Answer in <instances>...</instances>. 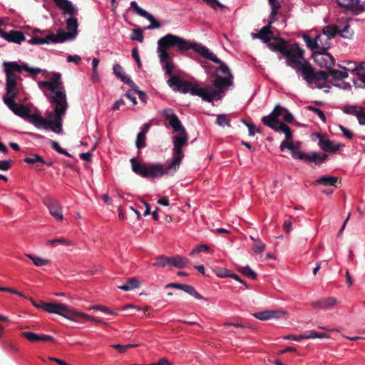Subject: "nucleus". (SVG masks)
Returning a JSON list of instances; mask_svg holds the SVG:
<instances>
[{
  "instance_id": "obj_29",
  "label": "nucleus",
  "mask_w": 365,
  "mask_h": 365,
  "mask_svg": "<svg viewBox=\"0 0 365 365\" xmlns=\"http://www.w3.org/2000/svg\"><path fill=\"white\" fill-rule=\"evenodd\" d=\"M130 6L134 9V11L138 15L147 19L150 22V24L155 21V17L148 12H147L145 10L140 8L135 1H131Z\"/></svg>"
},
{
  "instance_id": "obj_44",
  "label": "nucleus",
  "mask_w": 365,
  "mask_h": 365,
  "mask_svg": "<svg viewBox=\"0 0 365 365\" xmlns=\"http://www.w3.org/2000/svg\"><path fill=\"white\" fill-rule=\"evenodd\" d=\"M61 74L58 73H54L51 78L50 82L52 86L55 87V91H58L57 89H61V85L62 84L61 81ZM58 91H62L59 90Z\"/></svg>"
},
{
  "instance_id": "obj_50",
  "label": "nucleus",
  "mask_w": 365,
  "mask_h": 365,
  "mask_svg": "<svg viewBox=\"0 0 365 365\" xmlns=\"http://www.w3.org/2000/svg\"><path fill=\"white\" fill-rule=\"evenodd\" d=\"M329 77V72H326L322 70L314 72V76L313 77V81L319 82V81H327Z\"/></svg>"
},
{
  "instance_id": "obj_61",
  "label": "nucleus",
  "mask_w": 365,
  "mask_h": 365,
  "mask_svg": "<svg viewBox=\"0 0 365 365\" xmlns=\"http://www.w3.org/2000/svg\"><path fill=\"white\" fill-rule=\"evenodd\" d=\"M89 309L99 310V311H101V312L107 313V314H115V315L116 314L115 312H113V311H111L108 307H104V306H101V305L93 306L92 307H90Z\"/></svg>"
},
{
  "instance_id": "obj_9",
  "label": "nucleus",
  "mask_w": 365,
  "mask_h": 365,
  "mask_svg": "<svg viewBox=\"0 0 365 365\" xmlns=\"http://www.w3.org/2000/svg\"><path fill=\"white\" fill-rule=\"evenodd\" d=\"M277 41V43H266L269 48L272 51H278L281 53L287 59H289L297 51L295 46H299L297 43L289 44L284 38L277 37L274 38Z\"/></svg>"
},
{
  "instance_id": "obj_56",
  "label": "nucleus",
  "mask_w": 365,
  "mask_h": 365,
  "mask_svg": "<svg viewBox=\"0 0 365 365\" xmlns=\"http://www.w3.org/2000/svg\"><path fill=\"white\" fill-rule=\"evenodd\" d=\"M356 74L359 77V80L365 84V63L363 62L358 65Z\"/></svg>"
},
{
  "instance_id": "obj_25",
  "label": "nucleus",
  "mask_w": 365,
  "mask_h": 365,
  "mask_svg": "<svg viewBox=\"0 0 365 365\" xmlns=\"http://www.w3.org/2000/svg\"><path fill=\"white\" fill-rule=\"evenodd\" d=\"M9 109L14 114L24 119L28 120L29 117H30L31 110L24 104H17L16 103V106H12L11 108Z\"/></svg>"
},
{
  "instance_id": "obj_16",
  "label": "nucleus",
  "mask_w": 365,
  "mask_h": 365,
  "mask_svg": "<svg viewBox=\"0 0 365 365\" xmlns=\"http://www.w3.org/2000/svg\"><path fill=\"white\" fill-rule=\"evenodd\" d=\"M113 73L120 78L124 83L127 84L130 87H131L133 90H135L138 94L139 97L140 98L142 95L144 94V93L141 91H139L138 88V86L135 84V83L125 73H123V68L119 64H114L113 65Z\"/></svg>"
},
{
  "instance_id": "obj_2",
  "label": "nucleus",
  "mask_w": 365,
  "mask_h": 365,
  "mask_svg": "<svg viewBox=\"0 0 365 365\" xmlns=\"http://www.w3.org/2000/svg\"><path fill=\"white\" fill-rule=\"evenodd\" d=\"M167 83L174 91L182 93H190L191 95L199 96L203 101L209 103H211L213 100L220 99L222 87L230 84L228 80L222 78L220 75H217L213 83L205 88H197L190 82L182 80L179 76H171Z\"/></svg>"
},
{
  "instance_id": "obj_23",
  "label": "nucleus",
  "mask_w": 365,
  "mask_h": 365,
  "mask_svg": "<svg viewBox=\"0 0 365 365\" xmlns=\"http://www.w3.org/2000/svg\"><path fill=\"white\" fill-rule=\"evenodd\" d=\"M5 40L9 42L20 44L22 41L26 40V37L20 31L11 30L9 32H7Z\"/></svg>"
},
{
  "instance_id": "obj_49",
  "label": "nucleus",
  "mask_w": 365,
  "mask_h": 365,
  "mask_svg": "<svg viewBox=\"0 0 365 365\" xmlns=\"http://www.w3.org/2000/svg\"><path fill=\"white\" fill-rule=\"evenodd\" d=\"M146 135L138 133L135 140V145L138 149L143 148L146 146Z\"/></svg>"
},
{
  "instance_id": "obj_28",
  "label": "nucleus",
  "mask_w": 365,
  "mask_h": 365,
  "mask_svg": "<svg viewBox=\"0 0 365 365\" xmlns=\"http://www.w3.org/2000/svg\"><path fill=\"white\" fill-rule=\"evenodd\" d=\"M273 35V32L271 30V26L269 25H266L263 26L258 33H257V36L259 39L262 40L264 43H269L271 40V36Z\"/></svg>"
},
{
  "instance_id": "obj_55",
  "label": "nucleus",
  "mask_w": 365,
  "mask_h": 365,
  "mask_svg": "<svg viewBox=\"0 0 365 365\" xmlns=\"http://www.w3.org/2000/svg\"><path fill=\"white\" fill-rule=\"evenodd\" d=\"M213 272L217 277H220L221 278H225V277H229V275H230V270L225 269V268H222V267H216V268L213 269Z\"/></svg>"
},
{
  "instance_id": "obj_19",
  "label": "nucleus",
  "mask_w": 365,
  "mask_h": 365,
  "mask_svg": "<svg viewBox=\"0 0 365 365\" xmlns=\"http://www.w3.org/2000/svg\"><path fill=\"white\" fill-rule=\"evenodd\" d=\"M284 314L285 312L282 311L265 310L263 312H256L253 314V316L257 319L264 321L272 318H279Z\"/></svg>"
},
{
  "instance_id": "obj_52",
  "label": "nucleus",
  "mask_w": 365,
  "mask_h": 365,
  "mask_svg": "<svg viewBox=\"0 0 365 365\" xmlns=\"http://www.w3.org/2000/svg\"><path fill=\"white\" fill-rule=\"evenodd\" d=\"M52 148L60 154L65 155L68 157L72 158V155L68 153L65 149H63L59 144L54 140H50Z\"/></svg>"
},
{
  "instance_id": "obj_64",
  "label": "nucleus",
  "mask_w": 365,
  "mask_h": 365,
  "mask_svg": "<svg viewBox=\"0 0 365 365\" xmlns=\"http://www.w3.org/2000/svg\"><path fill=\"white\" fill-rule=\"evenodd\" d=\"M209 247L207 245H202L195 247L192 252L190 253V255H194L195 254H198L203 251H208Z\"/></svg>"
},
{
  "instance_id": "obj_8",
  "label": "nucleus",
  "mask_w": 365,
  "mask_h": 365,
  "mask_svg": "<svg viewBox=\"0 0 365 365\" xmlns=\"http://www.w3.org/2000/svg\"><path fill=\"white\" fill-rule=\"evenodd\" d=\"M280 116H282L283 120L289 123L294 120L293 115L286 108L277 104L268 115L262 117V122L263 124H267V122L272 124L283 123L278 119Z\"/></svg>"
},
{
  "instance_id": "obj_58",
  "label": "nucleus",
  "mask_w": 365,
  "mask_h": 365,
  "mask_svg": "<svg viewBox=\"0 0 365 365\" xmlns=\"http://www.w3.org/2000/svg\"><path fill=\"white\" fill-rule=\"evenodd\" d=\"M131 39L142 43L144 39L143 31L140 29H134L133 36L131 37Z\"/></svg>"
},
{
  "instance_id": "obj_47",
  "label": "nucleus",
  "mask_w": 365,
  "mask_h": 365,
  "mask_svg": "<svg viewBox=\"0 0 365 365\" xmlns=\"http://www.w3.org/2000/svg\"><path fill=\"white\" fill-rule=\"evenodd\" d=\"M239 271L245 277L251 278L252 279H255L257 277V274L249 267H242L239 269Z\"/></svg>"
},
{
  "instance_id": "obj_5",
  "label": "nucleus",
  "mask_w": 365,
  "mask_h": 365,
  "mask_svg": "<svg viewBox=\"0 0 365 365\" xmlns=\"http://www.w3.org/2000/svg\"><path fill=\"white\" fill-rule=\"evenodd\" d=\"M50 103L55 105L53 110L55 118L53 120H48L47 125H46L45 129H50L53 133L59 134L63 132V118L68 106L66 92H56L55 94L51 97Z\"/></svg>"
},
{
  "instance_id": "obj_26",
  "label": "nucleus",
  "mask_w": 365,
  "mask_h": 365,
  "mask_svg": "<svg viewBox=\"0 0 365 365\" xmlns=\"http://www.w3.org/2000/svg\"><path fill=\"white\" fill-rule=\"evenodd\" d=\"M324 34L326 36V42L322 46H330L329 41L334 38L339 32V26L336 25H330L325 27L323 30Z\"/></svg>"
},
{
  "instance_id": "obj_13",
  "label": "nucleus",
  "mask_w": 365,
  "mask_h": 365,
  "mask_svg": "<svg viewBox=\"0 0 365 365\" xmlns=\"http://www.w3.org/2000/svg\"><path fill=\"white\" fill-rule=\"evenodd\" d=\"M207 51L209 53L212 54V56L215 58L217 59L216 61H213V60H211L212 62L214 63H218L220 64V66L218 68H217V71H220L222 72V73L223 75L225 76V77H222L221 76H220L222 78H225L227 80H228V81L230 82V84L227 85V86H225L222 87V91L220 93V96H222V93H224V92L225 91V90L232 86V78H233V76L230 70V68H228V66L225 63H223L220 58H218L212 52H211L207 48Z\"/></svg>"
},
{
  "instance_id": "obj_45",
  "label": "nucleus",
  "mask_w": 365,
  "mask_h": 365,
  "mask_svg": "<svg viewBox=\"0 0 365 365\" xmlns=\"http://www.w3.org/2000/svg\"><path fill=\"white\" fill-rule=\"evenodd\" d=\"M51 41L50 38H47V35L44 37H40L38 36H34L30 40L28 41V43L30 44H45L48 43Z\"/></svg>"
},
{
  "instance_id": "obj_41",
  "label": "nucleus",
  "mask_w": 365,
  "mask_h": 365,
  "mask_svg": "<svg viewBox=\"0 0 365 365\" xmlns=\"http://www.w3.org/2000/svg\"><path fill=\"white\" fill-rule=\"evenodd\" d=\"M154 267H164L166 265H170V257L165 255L158 256L155 262L153 264Z\"/></svg>"
},
{
  "instance_id": "obj_22",
  "label": "nucleus",
  "mask_w": 365,
  "mask_h": 365,
  "mask_svg": "<svg viewBox=\"0 0 365 365\" xmlns=\"http://www.w3.org/2000/svg\"><path fill=\"white\" fill-rule=\"evenodd\" d=\"M322 36L321 35L317 36L315 38H312L307 34L303 36V39L307 46L312 51L316 49L321 51L322 46H320V44H322Z\"/></svg>"
},
{
  "instance_id": "obj_40",
  "label": "nucleus",
  "mask_w": 365,
  "mask_h": 365,
  "mask_svg": "<svg viewBox=\"0 0 365 365\" xmlns=\"http://www.w3.org/2000/svg\"><path fill=\"white\" fill-rule=\"evenodd\" d=\"M304 334V339H315V338H326L329 339L330 336L326 333H319L317 331H315L314 330L307 331Z\"/></svg>"
},
{
  "instance_id": "obj_15",
  "label": "nucleus",
  "mask_w": 365,
  "mask_h": 365,
  "mask_svg": "<svg viewBox=\"0 0 365 365\" xmlns=\"http://www.w3.org/2000/svg\"><path fill=\"white\" fill-rule=\"evenodd\" d=\"M16 85L17 84H13V83L11 82H9V84H6V93L3 96V101L9 108H11L12 106H16L14 98L19 94Z\"/></svg>"
},
{
  "instance_id": "obj_30",
  "label": "nucleus",
  "mask_w": 365,
  "mask_h": 365,
  "mask_svg": "<svg viewBox=\"0 0 365 365\" xmlns=\"http://www.w3.org/2000/svg\"><path fill=\"white\" fill-rule=\"evenodd\" d=\"M28 120L38 128L43 127L45 129L46 125H47L48 120L38 114H30V117H29Z\"/></svg>"
},
{
  "instance_id": "obj_34",
  "label": "nucleus",
  "mask_w": 365,
  "mask_h": 365,
  "mask_svg": "<svg viewBox=\"0 0 365 365\" xmlns=\"http://www.w3.org/2000/svg\"><path fill=\"white\" fill-rule=\"evenodd\" d=\"M74 316H73V318L72 319V320L73 321H77L79 319H86V320H89V321H91V322H96V323H103V320L102 319H100L98 318H96V317H91L85 313H83V312H78L76 310H74V313H73Z\"/></svg>"
},
{
  "instance_id": "obj_14",
  "label": "nucleus",
  "mask_w": 365,
  "mask_h": 365,
  "mask_svg": "<svg viewBox=\"0 0 365 365\" xmlns=\"http://www.w3.org/2000/svg\"><path fill=\"white\" fill-rule=\"evenodd\" d=\"M329 48V44L327 46H322L321 51L316 53L322 56L317 61H318L320 66L327 68L328 71L332 68L335 63L334 57L327 51Z\"/></svg>"
},
{
  "instance_id": "obj_20",
  "label": "nucleus",
  "mask_w": 365,
  "mask_h": 365,
  "mask_svg": "<svg viewBox=\"0 0 365 365\" xmlns=\"http://www.w3.org/2000/svg\"><path fill=\"white\" fill-rule=\"evenodd\" d=\"M264 125L272 128L274 131H281L284 133L286 140L284 141H291L292 138V132L290 128L285 123H278V124H272V123H267L264 124Z\"/></svg>"
},
{
  "instance_id": "obj_32",
  "label": "nucleus",
  "mask_w": 365,
  "mask_h": 365,
  "mask_svg": "<svg viewBox=\"0 0 365 365\" xmlns=\"http://www.w3.org/2000/svg\"><path fill=\"white\" fill-rule=\"evenodd\" d=\"M140 285L138 280L136 278H130L128 279L125 284L123 285L118 286V289L123 291H130L133 290L135 288H138Z\"/></svg>"
},
{
  "instance_id": "obj_60",
  "label": "nucleus",
  "mask_w": 365,
  "mask_h": 365,
  "mask_svg": "<svg viewBox=\"0 0 365 365\" xmlns=\"http://www.w3.org/2000/svg\"><path fill=\"white\" fill-rule=\"evenodd\" d=\"M265 250V245L260 240H256L253 247V251L256 253H262Z\"/></svg>"
},
{
  "instance_id": "obj_63",
  "label": "nucleus",
  "mask_w": 365,
  "mask_h": 365,
  "mask_svg": "<svg viewBox=\"0 0 365 365\" xmlns=\"http://www.w3.org/2000/svg\"><path fill=\"white\" fill-rule=\"evenodd\" d=\"M23 69L33 75L38 74L42 71V70L39 68H30L26 63L23 64Z\"/></svg>"
},
{
  "instance_id": "obj_62",
  "label": "nucleus",
  "mask_w": 365,
  "mask_h": 365,
  "mask_svg": "<svg viewBox=\"0 0 365 365\" xmlns=\"http://www.w3.org/2000/svg\"><path fill=\"white\" fill-rule=\"evenodd\" d=\"M39 87H45L50 90L52 92V95L50 96V98L55 94L56 91H55V87L52 86L50 81H41L38 83Z\"/></svg>"
},
{
  "instance_id": "obj_11",
  "label": "nucleus",
  "mask_w": 365,
  "mask_h": 365,
  "mask_svg": "<svg viewBox=\"0 0 365 365\" xmlns=\"http://www.w3.org/2000/svg\"><path fill=\"white\" fill-rule=\"evenodd\" d=\"M313 136L317 137L319 139L318 145L324 152L334 153L342 146L340 143L334 145L332 141H331L326 135L315 133L313 134Z\"/></svg>"
},
{
  "instance_id": "obj_39",
  "label": "nucleus",
  "mask_w": 365,
  "mask_h": 365,
  "mask_svg": "<svg viewBox=\"0 0 365 365\" xmlns=\"http://www.w3.org/2000/svg\"><path fill=\"white\" fill-rule=\"evenodd\" d=\"M180 289L194 297L197 299H202L203 298L202 296L191 285L182 284Z\"/></svg>"
},
{
  "instance_id": "obj_36",
  "label": "nucleus",
  "mask_w": 365,
  "mask_h": 365,
  "mask_svg": "<svg viewBox=\"0 0 365 365\" xmlns=\"http://www.w3.org/2000/svg\"><path fill=\"white\" fill-rule=\"evenodd\" d=\"M180 289L194 297L197 299H202L203 298L202 296L191 285L182 284Z\"/></svg>"
},
{
  "instance_id": "obj_35",
  "label": "nucleus",
  "mask_w": 365,
  "mask_h": 365,
  "mask_svg": "<svg viewBox=\"0 0 365 365\" xmlns=\"http://www.w3.org/2000/svg\"><path fill=\"white\" fill-rule=\"evenodd\" d=\"M66 29L68 30V33H71L72 36L75 38L77 34V29L78 26L77 19L71 17L66 20Z\"/></svg>"
},
{
  "instance_id": "obj_46",
  "label": "nucleus",
  "mask_w": 365,
  "mask_h": 365,
  "mask_svg": "<svg viewBox=\"0 0 365 365\" xmlns=\"http://www.w3.org/2000/svg\"><path fill=\"white\" fill-rule=\"evenodd\" d=\"M361 108H362L356 106H344L343 111L346 114L353 115L358 117Z\"/></svg>"
},
{
  "instance_id": "obj_42",
  "label": "nucleus",
  "mask_w": 365,
  "mask_h": 365,
  "mask_svg": "<svg viewBox=\"0 0 365 365\" xmlns=\"http://www.w3.org/2000/svg\"><path fill=\"white\" fill-rule=\"evenodd\" d=\"M329 76H332L334 79L336 80H342L348 77V73L346 71H341L331 68L329 71Z\"/></svg>"
},
{
  "instance_id": "obj_10",
  "label": "nucleus",
  "mask_w": 365,
  "mask_h": 365,
  "mask_svg": "<svg viewBox=\"0 0 365 365\" xmlns=\"http://www.w3.org/2000/svg\"><path fill=\"white\" fill-rule=\"evenodd\" d=\"M41 309L53 314H57L68 319L72 320L73 318V309L61 303H48L41 301Z\"/></svg>"
},
{
  "instance_id": "obj_53",
  "label": "nucleus",
  "mask_w": 365,
  "mask_h": 365,
  "mask_svg": "<svg viewBox=\"0 0 365 365\" xmlns=\"http://www.w3.org/2000/svg\"><path fill=\"white\" fill-rule=\"evenodd\" d=\"M216 124L222 127L225 125L230 126V119L225 114H220L217 117Z\"/></svg>"
},
{
  "instance_id": "obj_54",
  "label": "nucleus",
  "mask_w": 365,
  "mask_h": 365,
  "mask_svg": "<svg viewBox=\"0 0 365 365\" xmlns=\"http://www.w3.org/2000/svg\"><path fill=\"white\" fill-rule=\"evenodd\" d=\"M22 336L27 340L31 342L38 341L40 339V334H35L30 331H24L21 333Z\"/></svg>"
},
{
  "instance_id": "obj_12",
  "label": "nucleus",
  "mask_w": 365,
  "mask_h": 365,
  "mask_svg": "<svg viewBox=\"0 0 365 365\" xmlns=\"http://www.w3.org/2000/svg\"><path fill=\"white\" fill-rule=\"evenodd\" d=\"M337 4L351 11L353 14L357 15L365 11V3H360L359 0H336Z\"/></svg>"
},
{
  "instance_id": "obj_38",
  "label": "nucleus",
  "mask_w": 365,
  "mask_h": 365,
  "mask_svg": "<svg viewBox=\"0 0 365 365\" xmlns=\"http://www.w3.org/2000/svg\"><path fill=\"white\" fill-rule=\"evenodd\" d=\"M180 289L194 297L197 299H202L203 298L202 296L191 285L182 284Z\"/></svg>"
},
{
  "instance_id": "obj_21",
  "label": "nucleus",
  "mask_w": 365,
  "mask_h": 365,
  "mask_svg": "<svg viewBox=\"0 0 365 365\" xmlns=\"http://www.w3.org/2000/svg\"><path fill=\"white\" fill-rule=\"evenodd\" d=\"M53 1L59 9L63 11L65 14L73 16L77 11L76 8L68 0H53Z\"/></svg>"
},
{
  "instance_id": "obj_57",
  "label": "nucleus",
  "mask_w": 365,
  "mask_h": 365,
  "mask_svg": "<svg viewBox=\"0 0 365 365\" xmlns=\"http://www.w3.org/2000/svg\"><path fill=\"white\" fill-rule=\"evenodd\" d=\"M307 110H310V111H312L314 112V113H316L319 118L323 121V122H325L326 121V116H325V114L324 113V112L320 110L319 108H316V107H314L312 106H309L307 107Z\"/></svg>"
},
{
  "instance_id": "obj_48",
  "label": "nucleus",
  "mask_w": 365,
  "mask_h": 365,
  "mask_svg": "<svg viewBox=\"0 0 365 365\" xmlns=\"http://www.w3.org/2000/svg\"><path fill=\"white\" fill-rule=\"evenodd\" d=\"M338 34L344 38H350L352 36L353 32L350 31V26L348 22L342 29L339 28Z\"/></svg>"
},
{
  "instance_id": "obj_18",
  "label": "nucleus",
  "mask_w": 365,
  "mask_h": 365,
  "mask_svg": "<svg viewBox=\"0 0 365 365\" xmlns=\"http://www.w3.org/2000/svg\"><path fill=\"white\" fill-rule=\"evenodd\" d=\"M6 77L10 78L11 73H20L23 69V65L20 66L16 61H4L3 63Z\"/></svg>"
},
{
  "instance_id": "obj_33",
  "label": "nucleus",
  "mask_w": 365,
  "mask_h": 365,
  "mask_svg": "<svg viewBox=\"0 0 365 365\" xmlns=\"http://www.w3.org/2000/svg\"><path fill=\"white\" fill-rule=\"evenodd\" d=\"M337 180L338 178L336 177L324 175L318 178L315 182L325 186L333 185L337 187L335 185V183L337 182Z\"/></svg>"
},
{
  "instance_id": "obj_27",
  "label": "nucleus",
  "mask_w": 365,
  "mask_h": 365,
  "mask_svg": "<svg viewBox=\"0 0 365 365\" xmlns=\"http://www.w3.org/2000/svg\"><path fill=\"white\" fill-rule=\"evenodd\" d=\"M190 262V260L179 255L170 257V266H173L179 269L185 267Z\"/></svg>"
},
{
  "instance_id": "obj_4",
  "label": "nucleus",
  "mask_w": 365,
  "mask_h": 365,
  "mask_svg": "<svg viewBox=\"0 0 365 365\" xmlns=\"http://www.w3.org/2000/svg\"><path fill=\"white\" fill-rule=\"evenodd\" d=\"M132 170L143 178H160L164 175H173L178 170L176 166L171 167V162L166 166L160 163H140L135 158L130 159Z\"/></svg>"
},
{
  "instance_id": "obj_31",
  "label": "nucleus",
  "mask_w": 365,
  "mask_h": 365,
  "mask_svg": "<svg viewBox=\"0 0 365 365\" xmlns=\"http://www.w3.org/2000/svg\"><path fill=\"white\" fill-rule=\"evenodd\" d=\"M336 303V301L334 298L329 297L327 299H323L319 301H317L314 303V306L315 308H320V309H329L333 305H334Z\"/></svg>"
},
{
  "instance_id": "obj_3",
  "label": "nucleus",
  "mask_w": 365,
  "mask_h": 365,
  "mask_svg": "<svg viewBox=\"0 0 365 365\" xmlns=\"http://www.w3.org/2000/svg\"><path fill=\"white\" fill-rule=\"evenodd\" d=\"M163 116L169 121V124L173 128V130L178 133V135L173 137L174 156L171 161V167L176 166L179 168L184 157L182 147L187 144L188 135L185 128L172 109L168 108L163 110Z\"/></svg>"
},
{
  "instance_id": "obj_17",
  "label": "nucleus",
  "mask_w": 365,
  "mask_h": 365,
  "mask_svg": "<svg viewBox=\"0 0 365 365\" xmlns=\"http://www.w3.org/2000/svg\"><path fill=\"white\" fill-rule=\"evenodd\" d=\"M44 204L48 207L50 214L58 221L63 220L62 208L59 202L51 198H46L44 200Z\"/></svg>"
},
{
  "instance_id": "obj_1",
  "label": "nucleus",
  "mask_w": 365,
  "mask_h": 365,
  "mask_svg": "<svg viewBox=\"0 0 365 365\" xmlns=\"http://www.w3.org/2000/svg\"><path fill=\"white\" fill-rule=\"evenodd\" d=\"M173 47L176 48V49L180 53L192 49L208 60H213L215 61L217 60L212 56V54L207 52V47L201 43H190L180 36L172 34H168L158 41L157 52L158 53L160 61L165 63L163 68L165 70V75L169 76L170 78L171 76H174L173 75V63L168 50L170 48Z\"/></svg>"
},
{
  "instance_id": "obj_51",
  "label": "nucleus",
  "mask_w": 365,
  "mask_h": 365,
  "mask_svg": "<svg viewBox=\"0 0 365 365\" xmlns=\"http://www.w3.org/2000/svg\"><path fill=\"white\" fill-rule=\"evenodd\" d=\"M24 162L29 164H34L36 163H44V159L39 155L32 154L30 157L24 159Z\"/></svg>"
},
{
  "instance_id": "obj_43",
  "label": "nucleus",
  "mask_w": 365,
  "mask_h": 365,
  "mask_svg": "<svg viewBox=\"0 0 365 365\" xmlns=\"http://www.w3.org/2000/svg\"><path fill=\"white\" fill-rule=\"evenodd\" d=\"M26 256L29 258H30L33 261L34 264L37 267H42L46 265L50 262L48 259H43L41 257H36L32 255H26Z\"/></svg>"
},
{
  "instance_id": "obj_6",
  "label": "nucleus",
  "mask_w": 365,
  "mask_h": 365,
  "mask_svg": "<svg viewBox=\"0 0 365 365\" xmlns=\"http://www.w3.org/2000/svg\"><path fill=\"white\" fill-rule=\"evenodd\" d=\"M300 147L301 143L299 141L294 143L291 140L282 141L279 148L281 151H284L285 149L289 150L294 159L313 163L315 165L324 163L328 158V155L322 152H313L309 154L304 153L299 150Z\"/></svg>"
},
{
  "instance_id": "obj_24",
  "label": "nucleus",
  "mask_w": 365,
  "mask_h": 365,
  "mask_svg": "<svg viewBox=\"0 0 365 365\" xmlns=\"http://www.w3.org/2000/svg\"><path fill=\"white\" fill-rule=\"evenodd\" d=\"M73 38L74 37L72 36L71 33L65 32L61 30H58L56 35H54L53 34L47 35V38H50L51 41L53 43H62L67 39Z\"/></svg>"
},
{
  "instance_id": "obj_37",
  "label": "nucleus",
  "mask_w": 365,
  "mask_h": 365,
  "mask_svg": "<svg viewBox=\"0 0 365 365\" xmlns=\"http://www.w3.org/2000/svg\"><path fill=\"white\" fill-rule=\"evenodd\" d=\"M180 289L194 297L197 299H202L203 298L202 296L191 285L182 284Z\"/></svg>"
},
{
  "instance_id": "obj_59",
  "label": "nucleus",
  "mask_w": 365,
  "mask_h": 365,
  "mask_svg": "<svg viewBox=\"0 0 365 365\" xmlns=\"http://www.w3.org/2000/svg\"><path fill=\"white\" fill-rule=\"evenodd\" d=\"M212 9H217V8L223 9L225 6L222 4L218 0H203Z\"/></svg>"
},
{
  "instance_id": "obj_7",
  "label": "nucleus",
  "mask_w": 365,
  "mask_h": 365,
  "mask_svg": "<svg viewBox=\"0 0 365 365\" xmlns=\"http://www.w3.org/2000/svg\"><path fill=\"white\" fill-rule=\"evenodd\" d=\"M297 49L295 53L289 59H287L286 64L296 71L301 72L305 81L308 83L313 82L314 68L304 58V50L299 46H295Z\"/></svg>"
}]
</instances>
